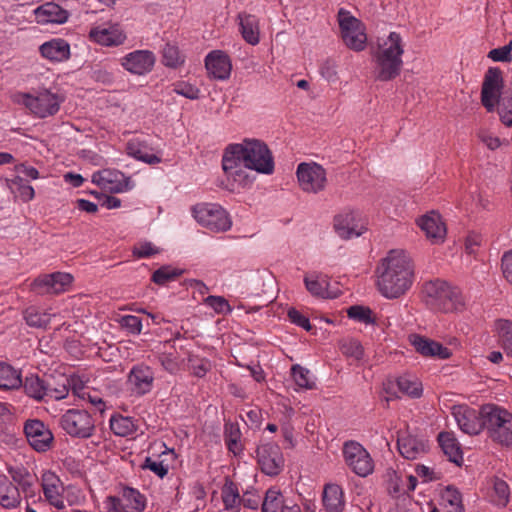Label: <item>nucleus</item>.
I'll use <instances>...</instances> for the list:
<instances>
[{
	"instance_id": "obj_1",
	"label": "nucleus",
	"mask_w": 512,
	"mask_h": 512,
	"mask_svg": "<svg viewBox=\"0 0 512 512\" xmlns=\"http://www.w3.org/2000/svg\"><path fill=\"white\" fill-rule=\"evenodd\" d=\"M222 170L230 182L229 189L235 190L252 183L248 170L262 175H271L275 161L268 145L257 138H244L241 142L229 144L222 156Z\"/></svg>"
},
{
	"instance_id": "obj_2",
	"label": "nucleus",
	"mask_w": 512,
	"mask_h": 512,
	"mask_svg": "<svg viewBox=\"0 0 512 512\" xmlns=\"http://www.w3.org/2000/svg\"><path fill=\"white\" fill-rule=\"evenodd\" d=\"M376 287L386 299L403 296L414 281V267L409 254L402 249L390 250L375 270Z\"/></svg>"
},
{
	"instance_id": "obj_3",
	"label": "nucleus",
	"mask_w": 512,
	"mask_h": 512,
	"mask_svg": "<svg viewBox=\"0 0 512 512\" xmlns=\"http://www.w3.org/2000/svg\"><path fill=\"white\" fill-rule=\"evenodd\" d=\"M502 75L497 68H490L484 78L481 91V101L488 112L497 108L501 122L512 126V92L501 93Z\"/></svg>"
},
{
	"instance_id": "obj_4",
	"label": "nucleus",
	"mask_w": 512,
	"mask_h": 512,
	"mask_svg": "<svg viewBox=\"0 0 512 512\" xmlns=\"http://www.w3.org/2000/svg\"><path fill=\"white\" fill-rule=\"evenodd\" d=\"M403 53V42L398 33L391 32L386 38L382 39L374 55L376 78L381 81L395 78L403 65Z\"/></svg>"
},
{
	"instance_id": "obj_5",
	"label": "nucleus",
	"mask_w": 512,
	"mask_h": 512,
	"mask_svg": "<svg viewBox=\"0 0 512 512\" xmlns=\"http://www.w3.org/2000/svg\"><path fill=\"white\" fill-rule=\"evenodd\" d=\"M483 429L489 437L505 446L512 444V413L504 407L486 404L480 408Z\"/></svg>"
},
{
	"instance_id": "obj_6",
	"label": "nucleus",
	"mask_w": 512,
	"mask_h": 512,
	"mask_svg": "<svg viewBox=\"0 0 512 512\" xmlns=\"http://www.w3.org/2000/svg\"><path fill=\"white\" fill-rule=\"evenodd\" d=\"M424 292L429 303L443 312H459L465 307L461 291L445 281L435 280L426 283Z\"/></svg>"
},
{
	"instance_id": "obj_7",
	"label": "nucleus",
	"mask_w": 512,
	"mask_h": 512,
	"mask_svg": "<svg viewBox=\"0 0 512 512\" xmlns=\"http://www.w3.org/2000/svg\"><path fill=\"white\" fill-rule=\"evenodd\" d=\"M196 222L212 232H226L232 227L228 212L216 203H198L192 208Z\"/></svg>"
},
{
	"instance_id": "obj_8",
	"label": "nucleus",
	"mask_w": 512,
	"mask_h": 512,
	"mask_svg": "<svg viewBox=\"0 0 512 512\" xmlns=\"http://www.w3.org/2000/svg\"><path fill=\"white\" fill-rule=\"evenodd\" d=\"M338 22L345 45L351 50L363 51L367 45V34L364 24L344 9H340L338 12Z\"/></svg>"
},
{
	"instance_id": "obj_9",
	"label": "nucleus",
	"mask_w": 512,
	"mask_h": 512,
	"mask_svg": "<svg viewBox=\"0 0 512 512\" xmlns=\"http://www.w3.org/2000/svg\"><path fill=\"white\" fill-rule=\"evenodd\" d=\"M300 189L309 194L322 192L327 185V173L324 167L316 162H302L296 169Z\"/></svg>"
},
{
	"instance_id": "obj_10",
	"label": "nucleus",
	"mask_w": 512,
	"mask_h": 512,
	"mask_svg": "<svg viewBox=\"0 0 512 512\" xmlns=\"http://www.w3.org/2000/svg\"><path fill=\"white\" fill-rule=\"evenodd\" d=\"M146 506V496L132 487H124L120 497L108 496L104 500L106 512H143Z\"/></svg>"
},
{
	"instance_id": "obj_11",
	"label": "nucleus",
	"mask_w": 512,
	"mask_h": 512,
	"mask_svg": "<svg viewBox=\"0 0 512 512\" xmlns=\"http://www.w3.org/2000/svg\"><path fill=\"white\" fill-rule=\"evenodd\" d=\"M342 452L346 465L358 476L366 477L373 472L374 462L360 443L347 441L343 445Z\"/></svg>"
},
{
	"instance_id": "obj_12",
	"label": "nucleus",
	"mask_w": 512,
	"mask_h": 512,
	"mask_svg": "<svg viewBox=\"0 0 512 512\" xmlns=\"http://www.w3.org/2000/svg\"><path fill=\"white\" fill-rule=\"evenodd\" d=\"M88 38L102 47H118L125 43L127 35L121 24L108 21L93 25Z\"/></svg>"
},
{
	"instance_id": "obj_13",
	"label": "nucleus",
	"mask_w": 512,
	"mask_h": 512,
	"mask_svg": "<svg viewBox=\"0 0 512 512\" xmlns=\"http://www.w3.org/2000/svg\"><path fill=\"white\" fill-rule=\"evenodd\" d=\"M334 229L342 239L356 238L367 231L368 220L358 211H343L335 216Z\"/></svg>"
},
{
	"instance_id": "obj_14",
	"label": "nucleus",
	"mask_w": 512,
	"mask_h": 512,
	"mask_svg": "<svg viewBox=\"0 0 512 512\" xmlns=\"http://www.w3.org/2000/svg\"><path fill=\"white\" fill-rule=\"evenodd\" d=\"M91 181L102 190L111 193H125L132 190L135 186L130 177L114 169H103L94 172Z\"/></svg>"
},
{
	"instance_id": "obj_15",
	"label": "nucleus",
	"mask_w": 512,
	"mask_h": 512,
	"mask_svg": "<svg viewBox=\"0 0 512 512\" xmlns=\"http://www.w3.org/2000/svg\"><path fill=\"white\" fill-rule=\"evenodd\" d=\"M64 97L55 85L39 87L34 94V117L46 118L55 115Z\"/></svg>"
},
{
	"instance_id": "obj_16",
	"label": "nucleus",
	"mask_w": 512,
	"mask_h": 512,
	"mask_svg": "<svg viewBox=\"0 0 512 512\" xmlns=\"http://www.w3.org/2000/svg\"><path fill=\"white\" fill-rule=\"evenodd\" d=\"M62 428L71 436L87 438L91 436L94 423L91 416L81 410H68L61 418Z\"/></svg>"
},
{
	"instance_id": "obj_17",
	"label": "nucleus",
	"mask_w": 512,
	"mask_h": 512,
	"mask_svg": "<svg viewBox=\"0 0 512 512\" xmlns=\"http://www.w3.org/2000/svg\"><path fill=\"white\" fill-rule=\"evenodd\" d=\"M156 63V56L150 50H135L120 59V65L127 72L142 76L150 73Z\"/></svg>"
},
{
	"instance_id": "obj_18",
	"label": "nucleus",
	"mask_w": 512,
	"mask_h": 512,
	"mask_svg": "<svg viewBox=\"0 0 512 512\" xmlns=\"http://www.w3.org/2000/svg\"><path fill=\"white\" fill-rule=\"evenodd\" d=\"M127 387L133 395L149 393L154 384V372L145 364L134 365L127 375Z\"/></svg>"
},
{
	"instance_id": "obj_19",
	"label": "nucleus",
	"mask_w": 512,
	"mask_h": 512,
	"mask_svg": "<svg viewBox=\"0 0 512 512\" xmlns=\"http://www.w3.org/2000/svg\"><path fill=\"white\" fill-rule=\"evenodd\" d=\"M258 463L267 475H277L283 468L284 459L280 447L276 444H263L257 449Z\"/></svg>"
},
{
	"instance_id": "obj_20",
	"label": "nucleus",
	"mask_w": 512,
	"mask_h": 512,
	"mask_svg": "<svg viewBox=\"0 0 512 512\" xmlns=\"http://www.w3.org/2000/svg\"><path fill=\"white\" fill-rule=\"evenodd\" d=\"M416 223L426 238L434 244L444 242L447 229L442 217L436 211H430L420 216Z\"/></svg>"
},
{
	"instance_id": "obj_21",
	"label": "nucleus",
	"mask_w": 512,
	"mask_h": 512,
	"mask_svg": "<svg viewBox=\"0 0 512 512\" xmlns=\"http://www.w3.org/2000/svg\"><path fill=\"white\" fill-rule=\"evenodd\" d=\"M205 68L213 79L226 80L231 75L232 61L225 51L213 50L205 57Z\"/></svg>"
},
{
	"instance_id": "obj_22",
	"label": "nucleus",
	"mask_w": 512,
	"mask_h": 512,
	"mask_svg": "<svg viewBox=\"0 0 512 512\" xmlns=\"http://www.w3.org/2000/svg\"><path fill=\"white\" fill-rule=\"evenodd\" d=\"M41 486L46 500L58 510L65 508L63 497L64 486L60 478L51 471H45L41 476Z\"/></svg>"
},
{
	"instance_id": "obj_23",
	"label": "nucleus",
	"mask_w": 512,
	"mask_h": 512,
	"mask_svg": "<svg viewBox=\"0 0 512 512\" xmlns=\"http://www.w3.org/2000/svg\"><path fill=\"white\" fill-rule=\"evenodd\" d=\"M452 415L457 422L459 428L467 434L476 435L483 429V419L480 412L464 405L454 406Z\"/></svg>"
},
{
	"instance_id": "obj_24",
	"label": "nucleus",
	"mask_w": 512,
	"mask_h": 512,
	"mask_svg": "<svg viewBox=\"0 0 512 512\" xmlns=\"http://www.w3.org/2000/svg\"><path fill=\"white\" fill-rule=\"evenodd\" d=\"M73 276L69 273L55 272L37 277L34 280V288L43 293H61L65 292L72 285Z\"/></svg>"
},
{
	"instance_id": "obj_25",
	"label": "nucleus",
	"mask_w": 512,
	"mask_h": 512,
	"mask_svg": "<svg viewBox=\"0 0 512 512\" xmlns=\"http://www.w3.org/2000/svg\"><path fill=\"white\" fill-rule=\"evenodd\" d=\"M304 284L307 291L315 297L333 299L339 295L337 290L331 289L330 279L323 273L311 272L306 274Z\"/></svg>"
},
{
	"instance_id": "obj_26",
	"label": "nucleus",
	"mask_w": 512,
	"mask_h": 512,
	"mask_svg": "<svg viewBox=\"0 0 512 512\" xmlns=\"http://www.w3.org/2000/svg\"><path fill=\"white\" fill-rule=\"evenodd\" d=\"M69 16L68 10L54 2H46L34 9V19L40 24H64Z\"/></svg>"
},
{
	"instance_id": "obj_27",
	"label": "nucleus",
	"mask_w": 512,
	"mask_h": 512,
	"mask_svg": "<svg viewBox=\"0 0 512 512\" xmlns=\"http://www.w3.org/2000/svg\"><path fill=\"white\" fill-rule=\"evenodd\" d=\"M238 31L243 40L252 46L260 42V22L259 19L252 14L241 12L236 17Z\"/></svg>"
},
{
	"instance_id": "obj_28",
	"label": "nucleus",
	"mask_w": 512,
	"mask_h": 512,
	"mask_svg": "<svg viewBox=\"0 0 512 512\" xmlns=\"http://www.w3.org/2000/svg\"><path fill=\"white\" fill-rule=\"evenodd\" d=\"M410 343L423 356L437 359H448L451 351L442 344L420 335H411Z\"/></svg>"
},
{
	"instance_id": "obj_29",
	"label": "nucleus",
	"mask_w": 512,
	"mask_h": 512,
	"mask_svg": "<svg viewBox=\"0 0 512 512\" xmlns=\"http://www.w3.org/2000/svg\"><path fill=\"white\" fill-rule=\"evenodd\" d=\"M43 58L53 63L65 62L70 58V44L63 38H53L39 47Z\"/></svg>"
},
{
	"instance_id": "obj_30",
	"label": "nucleus",
	"mask_w": 512,
	"mask_h": 512,
	"mask_svg": "<svg viewBox=\"0 0 512 512\" xmlns=\"http://www.w3.org/2000/svg\"><path fill=\"white\" fill-rule=\"evenodd\" d=\"M31 179V171L23 167L17 168V175L8 182V187L16 198L29 201L32 199Z\"/></svg>"
},
{
	"instance_id": "obj_31",
	"label": "nucleus",
	"mask_w": 512,
	"mask_h": 512,
	"mask_svg": "<svg viewBox=\"0 0 512 512\" xmlns=\"http://www.w3.org/2000/svg\"><path fill=\"white\" fill-rule=\"evenodd\" d=\"M322 503L326 512H343L345 497L342 487L335 483L326 484L323 489Z\"/></svg>"
},
{
	"instance_id": "obj_32",
	"label": "nucleus",
	"mask_w": 512,
	"mask_h": 512,
	"mask_svg": "<svg viewBox=\"0 0 512 512\" xmlns=\"http://www.w3.org/2000/svg\"><path fill=\"white\" fill-rule=\"evenodd\" d=\"M400 454L407 459H415L426 450V442L410 434L401 433L397 438Z\"/></svg>"
},
{
	"instance_id": "obj_33",
	"label": "nucleus",
	"mask_w": 512,
	"mask_h": 512,
	"mask_svg": "<svg viewBox=\"0 0 512 512\" xmlns=\"http://www.w3.org/2000/svg\"><path fill=\"white\" fill-rule=\"evenodd\" d=\"M69 388L67 383L59 387H52L50 384H45L39 378H34V400H41L45 397L55 400H61L68 395Z\"/></svg>"
},
{
	"instance_id": "obj_34",
	"label": "nucleus",
	"mask_w": 512,
	"mask_h": 512,
	"mask_svg": "<svg viewBox=\"0 0 512 512\" xmlns=\"http://www.w3.org/2000/svg\"><path fill=\"white\" fill-rule=\"evenodd\" d=\"M127 153L129 156L142 161L149 165L158 164L162 161V158L157 153H153L147 145L139 140L133 139L127 144Z\"/></svg>"
},
{
	"instance_id": "obj_35",
	"label": "nucleus",
	"mask_w": 512,
	"mask_h": 512,
	"mask_svg": "<svg viewBox=\"0 0 512 512\" xmlns=\"http://www.w3.org/2000/svg\"><path fill=\"white\" fill-rule=\"evenodd\" d=\"M54 442V436L49 427L34 419V451L46 452Z\"/></svg>"
},
{
	"instance_id": "obj_36",
	"label": "nucleus",
	"mask_w": 512,
	"mask_h": 512,
	"mask_svg": "<svg viewBox=\"0 0 512 512\" xmlns=\"http://www.w3.org/2000/svg\"><path fill=\"white\" fill-rule=\"evenodd\" d=\"M399 391L412 398H419L423 393V385L420 379L413 374H404L395 381Z\"/></svg>"
},
{
	"instance_id": "obj_37",
	"label": "nucleus",
	"mask_w": 512,
	"mask_h": 512,
	"mask_svg": "<svg viewBox=\"0 0 512 512\" xmlns=\"http://www.w3.org/2000/svg\"><path fill=\"white\" fill-rule=\"evenodd\" d=\"M175 452L172 449H165L159 458L147 457L143 467L155 473L158 477L163 478L169 470L168 459H174Z\"/></svg>"
},
{
	"instance_id": "obj_38",
	"label": "nucleus",
	"mask_w": 512,
	"mask_h": 512,
	"mask_svg": "<svg viewBox=\"0 0 512 512\" xmlns=\"http://www.w3.org/2000/svg\"><path fill=\"white\" fill-rule=\"evenodd\" d=\"M22 386L20 371L11 365L0 362V388L5 390L18 389Z\"/></svg>"
},
{
	"instance_id": "obj_39",
	"label": "nucleus",
	"mask_w": 512,
	"mask_h": 512,
	"mask_svg": "<svg viewBox=\"0 0 512 512\" xmlns=\"http://www.w3.org/2000/svg\"><path fill=\"white\" fill-rule=\"evenodd\" d=\"M19 490L8 478L0 475V504L5 508L15 507L19 503Z\"/></svg>"
},
{
	"instance_id": "obj_40",
	"label": "nucleus",
	"mask_w": 512,
	"mask_h": 512,
	"mask_svg": "<svg viewBox=\"0 0 512 512\" xmlns=\"http://www.w3.org/2000/svg\"><path fill=\"white\" fill-rule=\"evenodd\" d=\"M441 504L445 512H465L462 495L453 487L448 486L442 491Z\"/></svg>"
},
{
	"instance_id": "obj_41",
	"label": "nucleus",
	"mask_w": 512,
	"mask_h": 512,
	"mask_svg": "<svg viewBox=\"0 0 512 512\" xmlns=\"http://www.w3.org/2000/svg\"><path fill=\"white\" fill-rule=\"evenodd\" d=\"M438 441L443 452L449 457L451 461L458 463L462 459L459 443L452 433H440L438 436Z\"/></svg>"
},
{
	"instance_id": "obj_42",
	"label": "nucleus",
	"mask_w": 512,
	"mask_h": 512,
	"mask_svg": "<svg viewBox=\"0 0 512 512\" xmlns=\"http://www.w3.org/2000/svg\"><path fill=\"white\" fill-rule=\"evenodd\" d=\"M291 374L295 385L299 389L311 390L316 387V378L307 368L298 364L293 365Z\"/></svg>"
},
{
	"instance_id": "obj_43",
	"label": "nucleus",
	"mask_w": 512,
	"mask_h": 512,
	"mask_svg": "<svg viewBox=\"0 0 512 512\" xmlns=\"http://www.w3.org/2000/svg\"><path fill=\"white\" fill-rule=\"evenodd\" d=\"M110 429L117 436L127 437L136 431V424L131 417L114 415L110 418Z\"/></svg>"
},
{
	"instance_id": "obj_44",
	"label": "nucleus",
	"mask_w": 512,
	"mask_h": 512,
	"mask_svg": "<svg viewBox=\"0 0 512 512\" xmlns=\"http://www.w3.org/2000/svg\"><path fill=\"white\" fill-rule=\"evenodd\" d=\"M494 330L497 333L507 355L512 357V322L505 319H499L494 323Z\"/></svg>"
},
{
	"instance_id": "obj_45",
	"label": "nucleus",
	"mask_w": 512,
	"mask_h": 512,
	"mask_svg": "<svg viewBox=\"0 0 512 512\" xmlns=\"http://www.w3.org/2000/svg\"><path fill=\"white\" fill-rule=\"evenodd\" d=\"M284 507L281 492L276 488L268 489L262 503V512H283Z\"/></svg>"
},
{
	"instance_id": "obj_46",
	"label": "nucleus",
	"mask_w": 512,
	"mask_h": 512,
	"mask_svg": "<svg viewBox=\"0 0 512 512\" xmlns=\"http://www.w3.org/2000/svg\"><path fill=\"white\" fill-rule=\"evenodd\" d=\"M222 501L227 510L236 509L241 500L239 491L233 482H226L221 491Z\"/></svg>"
},
{
	"instance_id": "obj_47",
	"label": "nucleus",
	"mask_w": 512,
	"mask_h": 512,
	"mask_svg": "<svg viewBox=\"0 0 512 512\" xmlns=\"http://www.w3.org/2000/svg\"><path fill=\"white\" fill-rule=\"evenodd\" d=\"M182 273L183 271L179 268L165 265L153 273L152 280L158 285H165L168 282L176 280Z\"/></svg>"
},
{
	"instance_id": "obj_48",
	"label": "nucleus",
	"mask_w": 512,
	"mask_h": 512,
	"mask_svg": "<svg viewBox=\"0 0 512 512\" xmlns=\"http://www.w3.org/2000/svg\"><path fill=\"white\" fill-rule=\"evenodd\" d=\"M509 487L508 484L498 478L493 480V490L491 494L492 501L498 506H506L509 501Z\"/></svg>"
},
{
	"instance_id": "obj_49",
	"label": "nucleus",
	"mask_w": 512,
	"mask_h": 512,
	"mask_svg": "<svg viewBox=\"0 0 512 512\" xmlns=\"http://www.w3.org/2000/svg\"><path fill=\"white\" fill-rule=\"evenodd\" d=\"M161 252V249L156 246L153 242L148 240H141L135 243L132 248L133 256L142 259V258H150L154 255H157Z\"/></svg>"
},
{
	"instance_id": "obj_50",
	"label": "nucleus",
	"mask_w": 512,
	"mask_h": 512,
	"mask_svg": "<svg viewBox=\"0 0 512 512\" xmlns=\"http://www.w3.org/2000/svg\"><path fill=\"white\" fill-rule=\"evenodd\" d=\"M347 314H348L349 318L356 320L358 322H361L364 324L374 323V317H373L372 311L368 307H364V306H360V305L351 306L348 309Z\"/></svg>"
},
{
	"instance_id": "obj_51",
	"label": "nucleus",
	"mask_w": 512,
	"mask_h": 512,
	"mask_svg": "<svg viewBox=\"0 0 512 512\" xmlns=\"http://www.w3.org/2000/svg\"><path fill=\"white\" fill-rule=\"evenodd\" d=\"M340 349L342 353L354 360H361L364 355L362 345L354 339L345 340L341 343Z\"/></svg>"
},
{
	"instance_id": "obj_52",
	"label": "nucleus",
	"mask_w": 512,
	"mask_h": 512,
	"mask_svg": "<svg viewBox=\"0 0 512 512\" xmlns=\"http://www.w3.org/2000/svg\"><path fill=\"white\" fill-rule=\"evenodd\" d=\"M88 380L80 375H71L66 379V383L68 388L72 391V393L82 399L86 398L88 393L86 392V384Z\"/></svg>"
},
{
	"instance_id": "obj_53",
	"label": "nucleus",
	"mask_w": 512,
	"mask_h": 512,
	"mask_svg": "<svg viewBox=\"0 0 512 512\" xmlns=\"http://www.w3.org/2000/svg\"><path fill=\"white\" fill-rule=\"evenodd\" d=\"M183 62V57L175 45L166 44L163 49V63L169 67H177Z\"/></svg>"
},
{
	"instance_id": "obj_54",
	"label": "nucleus",
	"mask_w": 512,
	"mask_h": 512,
	"mask_svg": "<svg viewBox=\"0 0 512 512\" xmlns=\"http://www.w3.org/2000/svg\"><path fill=\"white\" fill-rule=\"evenodd\" d=\"M211 364L207 359L191 356L189 358V369L193 375L203 377L210 370Z\"/></svg>"
},
{
	"instance_id": "obj_55",
	"label": "nucleus",
	"mask_w": 512,
	"mask_h": 512,
	"mask_svg": "<svg viewBox=\"0 0 512 512\" xmlns=\"http://www.w3.org/2000/svg\"><path fill=\"white\" fill-rule=\"evenodd\" d=\"M174 92L190 100H196L200 96V90L196 86L184 81L174 85Z\"/></svg>"
},
{
	"instance_id": "obj_56",
	"label": "nucleus",
	"mask_w": 512,
	"mask_h": 512,
	"mask_svg": "<svg viewBox=\"0 0 512 512\" xmlns=\"http://www.w3.org/2000/svg\"><path fill=\"white\" fill-rule=\"evenodd\" d=\"M205 304L212 308L216 313L226 314L231 311V307L227 300L221 296H208Z\"/></svg>"
},
{
	"instance_id": "obj_57",
	"label": "nucleus",
	"mask_w": 512,
	"mask_h": 512,
	"mask_svg": "<svg viewBox=\"0 0 512 512\" xmlns=\"http://www.w3.org/2000/svg\"><path fill=\"white\" fill-rule=\"evenodd\" d=\"M120 325L127 329L130 333L134 335H139L142 331V322L140 318L134 315H125L120 319Z\"/></svg>"
},
{
	"instance_id": "obj_58",
	"label": "nucleus",
	"mask_w": 512,
	"mask_h": 512,
	"mask_svg": "<svg viewBox=\"0 0 512 512\" xmlns=\"http://www.w3.org/2000/svg\"><path fill=\"white\" fill-rule=\"evenodd\" d=\"M511 51L512 41H510L507 45L492 49L489 52L488 57L496 62H508L511 60Z\"/></svg>"
},
{
	"instance_id": "obj_59",
	"label": "nucleus",
	"mask_w": 512,
	"mask_h": 512,
	"mask_svg": "<svg viewBox=\"0 0 512 512\" xmlns=\"http://www.w3.org/2000/svg\"><path fill=\"white\" fill-rule=\"evenodd\" d=\"M288 318L293 324L303 328L306 331H310L312 329L309 319L294 308L289 309Z\"/></svg>"
},
{
	"instance_id": "obj_60",
	"label": "nucleus",
	"mask_w": 512,
	"mask_h": 512,
	"mask_svg": "<svg viewBox=\"0 0 512 512\" xmlns=\"http://www.w3.org/2000/svg\"><path fill=\"white\" fill-rule=\"evenodd\" d=\"M321 76L329 82L337 80V69L334 62L327 61L320 68Z\"/></svg>"
},
{
	"instance_id": "obj_61",
	"label": "nucleus",
	"mask_w": 512,
	"mask_h": 512,
	"mask_svg": "<svg viewBox=\"0 0 512 512\" xmlns=\"http://www.w3.org/2000/svg\"><path fill=\"white\" fill-rule=\"evenodd\" d=\"M481 244V236L478 233L470 232L465 240V250L469 254H474Z\"/></svg>"
},
{
	"instance_id": "obj_62",
	"label": "nucleus",
	"mask_w": 512,
	"mask_h": 512,
	"mask_svg": "<svg viewBox=\"0 0 512 512\" xmlns=\"http://www.w3.org/2000/svg\"><path fill=\"white\" fill-rule=\"evenodd\" d=\"M502 269L504 277L512 284V251L504 254L502 258Z\"/></svg>"
},
{
	"instance_id": "obj_63",
	"label": "nucleus",
	"mask_w": 512,
	"mask_h": 512,
	"mask_svg": "<svg viewBox=\"0 0 512 512\" xmlns=\"http://www.w3.org/2000/svg\"><path fill=\"white\" fill-rule=\"evenodd\" d=\"M63 178L66 183L71 184L73 187H80L84 182V178L80 174L72 172L64 174Z\"/></svg>"
},
{
	"instance_id": "obj_64",
	"label": "nucleus",
	"mask_w": 512,
	"mask_h": 512,
	"mask_svg": "<svg viewBox=\"0 0 512 512\" xmlns=\"http://www.w3.org/2000/svg\"><path fill=\"white\" fill-rule=\"evenodd\" d=\"M77 207L79 210L87 213H95L98 210V207L94 202H91L86 199H78Z\"/></svg>"
}]
</instances>
